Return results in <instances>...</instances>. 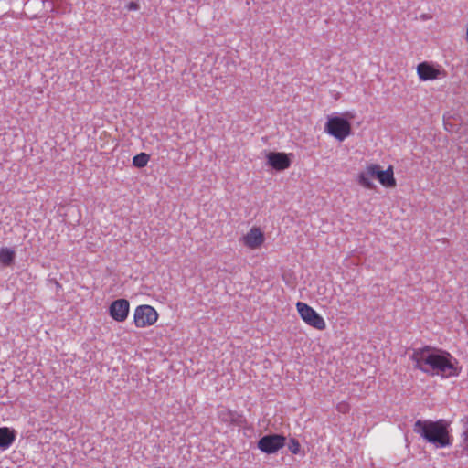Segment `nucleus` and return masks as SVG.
I'll return each mask as SVG.
<instances>
[{
	"label": "nucleus",
	"instance_id": "f257e3e1",
	"mask_svg": "<svg viewBox=\"0 0 468 468\" xmlns=\"http://www.w3.org/2000/svg\"><path fill=\"white\" fill-rule=\"evenodd\" d=\"M410 358L415 364V368L424 373L432 371L441 378H452L457 377L461 372L457 359L449 352L429 346L414 349Z\"/></svg>",
	"mask_w": 468,
	"mask_h": 468
},
{
	"label": "nucleus",
	"instance_id": "f03ea898",
	"mask_svg": "<svg viewBox=\"0 0 468 468\" xmlns=\"http://www.w3.org/2000/svg\"><path fill=\"white\" fill-rule=\"evenodd\" d=\"M413 431L427 441L443 448L451 444L447 424L443 420L432 421L430 420H418Z\"/></svg>",
	"mask_w": 468,
	"mask_h": 468
},
{
	"label": "nucleus",
	"instance_id": "7ed1b4c3",
	"mask_svg": "<svg viewBox=\"0 0 468 468\" xmlns=\"http://www.w3.org/2000/svg\"><path fill=\"white\" fill-rule=\"evenodd\" d=\"M159 317V313L154 306L140 304L133 310V323L135 328L144 329L154 325Z\"/></svg>",
	"mask_w": 468,
	"mask_h": 468
},
{
	"label": "nucleus",
	"instance_id": "20e7f679",
	"mask_svg": "<svg viewBox=\"0 0 468 468\" xmlns=\"http://www.w3.org/2000/svg\"><path fill=\"white\" fill-rule=\"evenodd\" d=\"M324 132L339 142L345 141L352 133L349 121L340 116L328 117Z\"/></svg>",
	"mask_w": 468,
	"mask_h": 468
},
{
	"label": "nucleus",
	"instance_id": "39448f33",
	"mask_svg": "<svg viewBox=\"0 0 468 468\" xmlns=\"http://www.w3.org/2000/svg\"><path fill=\"white\" fill-rule=\"evenodd\" d=\"M295 306L299 316L305 324L318 331H324L326 328L325 320L312 306L303 302L296 303Z\"/></svg>",
	"mask_w": 468,
	"mask_h": 468
},
{
	"label": "nucleus",
	"instance_id": "423d86ee",
	"mask_svg": "<svg viewBox=\"0 0 468 468\" xmlns=\"http://www.w3.org/2000/svg\"><path fill=\"white\" fill-rule=\"evenodd\" d=\"M416 73L421 81H433L447 77V71L441 65L432 61H423L417 65Z\"/></svg>",
	"mask_w": 468,
	"mask_h": 468
},
{
	"label": "nucleus",
	"instance_id": "0eeeda50",
	"mask_svg": "<svg viewBox=\"0 0 468 468\" xmlns=\"http://www.w3.org/2000/svg\"><path fill=\"white\" fill-rule=\"evenodd\" d=\"M239 242L250 250H260L265 242V235L260 227H251L245 234H243Z\"/></svg>",
	"mask_w": 468,
	"mask_h": 468
},
{
	"label": "nucleus",
	"instance_id": "6e6552de",
	"mask_svg": "<svg viewBox=\"0 0 468 468\" xmlns=\"http://www.w3.org/2000/svg\"><path fill=\"white\" fill-rule=\"evenodd\" d=\"M286 439L282 435L271 434L265 435L258 441V448L264 453L273 454L282 449Z\"/></svg>",
	"mask_w": 468,
	"mask_h": 468
},
{
	"label": "nucleus",
	"instance_id": "1a4fd4ad",
	"mask_svg": "<svg viewBox=\"0 0 468 468\" xmlns=\"http://www.w3.org/2000/svg\"><path fill=\"white\" fill-rule=\"evenodd\" d=\"M110 317L117 322L123 323L130 314V303L127 299L121 298L112 301L108 308Z\"/></svg>",
	"mask_w": 468,
	"mask_h": 468
},
{
	"label": "nucleus",
	"instance_id": "9d476101",
	"mask_svg": "<svg viewBox=\"0 0 468 468\" xmlns=\"http://www.w3.org/2000/svg\"><path fill=\"white\" fill-rule=\"evenodd\" d=\"M291 155L283 152H269L266 154L267 165L276 171H284L292 165Z\"/></svg>",
	"mask_w": 468,
	"mask_h": 468
},
{
	"label": "nucleus",
	"instance_id": "9b49d317",
	"mask_svg": "<svg viewBox=\"0 0 468 468\" xmlns=\"http://www.w3.org/2000/svg\"><path fill=\"white\" fill-rule=\"evenodd\" d=\"M374 179L373 163H369L356 175V182L364 189L372 190L376 187Z\"/></svg>",
	"mask_w": 468,
	"mask_h": 468
},
{
	"label": "nucleus",
	"instance_id": "f8f14e48",
	"mask_svg": "<svg viewBox=\"0 0 468 468\" xmlns=\"http://www.w3.org/2000/svg\"><path fill=\"white\" fill-rule=\"evenodd\" d=\"M16 432L9 427H0V449L5 451L15 442Z\"/></svg>",
	"mask_w": 468,
	"mask_h": 468
},
{
	"label": "nucleus",
	"instance_id": "ddd939ff",
	"mask_svg": "<svg viewBox=\"0 0 468 468\" xmlns=\"http://www.w3.org/2000/svg\"><path fill=\"white\" fill-rule=\"evenodd\" d=\"M378 182L385 188H395L397 186L394 167L391 165L383 169Z\"/></svg>",
	"mask_w": 468,
	"mask_h": 468
},
{
	"label": "nucleus",
	"instance_id": "4468645a",
	"mask_svg": "<svg viewBox=\"0 0 468 468\" xmlns=\"http://www.w3.org/2000/svg\"><path fill=\"white\" fill-rule=\"evenodd\" d=\"M218 417L222 422L232 424L238 421L239 416L235 410L228 408H222L218 411Z\"/></svg>",
	"mask_w": 468,
	"mask_h": 468
},
{
	"label": "nucleus",
	"instance_id": "2eb2a0df",
	"mask_svg": "<svg viewBox=\"0 0 468 468\" xmlns=\"http://www.w3.org/2000/svg\"><path fill=\"white\" fill-rule=\"evenodd\" d=\"M16 257V251L7 247L0 249V262L4 266H10L13 264Z\"/></svg>",
	"mask_w": 468,
	"mask_h": 468
},
{
	"label": "nucleus",
	"instance_id": "dca6fc26",
	"mask_svg": "<svg viewBox=\"0 0 468 468\" xmlns=\"http://www.w3.org/2000/svg\"><path fill=\"white\" fill-rule=\"evenodd\" d=\"M150 160V155L146 153H140L133 156V165L135 167L143 168L147 165L148 162Z\"/></svg>",
	"mask_w": 468,
	"mask_h": 468
},
{
	"label": "nucleus",
	"instance_id": "f3484780",
	"mask_svg": "<svg viewBox=\"0 0 468 468\" xmlns=\"http://www.w3.org/2000/svg\"><path fill=\"white\" fill-rule=\"evenodd\" d=\"M289 449H290L292 453L297 454L300 452L301 445H300L299 441L296 439H291L290 440V444H289Z\"/></svg>",
	"mask_w": 468,
	"mask_h": 468
},
{
	"label": "nucleus",
	"instance_id": "a211bd4d",
	"mask_svg": "<svg viewBox=\"0 0 468 468\" xmlns=\"http://www.w3.org/2000/svg\"><path fill=\"white\" fill-rule=\"evenodd\" d=\"M374 167V177L375 179L379 180L383 168L380 165L373 163Z\"/></svg>",
	"mask_w": 468,
	"mask_h": 468
},
{
	"label": "nucleus",
	"instance_id": "6ab92c4d",
	"mask_svg": "<svg viewBox=\"0 0 468 468\" xmlns=\"http://www.w3.org/2000/svg\"><path fill=\"white\" fill-rule=\"evenodd\" d=\"M337 409L339 411L345 412L348 410V404H346V403L339 404Z\"/></svg>",
	"mask_w": 468,
	"mask_h": 468
},
{
	"label": "nucleus",
	"instance_id": "aec40b11",
	"mask_svg": "<svg viewBox=\"0 0 468 468\" xmlns=\"http://www.w3.org/2000/svg\"><path fill=\"white\" fill-rule=\"evenodd\" d=\"M128 8L130 10H136L138 8V5L136 3H134V2H132V3L129 4Z\"/></svg>",
	"mask_w": 468,
	"mask_h": 468
},
{
	"label": "nucleus",
	"instance_id": "412c9836",
	"mask_svg": "<svg viewBox=\"0 0 468 468\" xmlns=\"http://www.w3.org/2000/svg\"><path fill=\"white\" fill-rule=\"evenodd\" d=\"M465 42L468 45V24H467L466 32H465Z\"/></svg>",
	"mask_w": 468,
	"mask_h": 468
}]
</instances>
